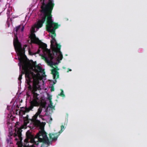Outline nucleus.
Masks as SVG:
<instances>
[{
    "label": "nucleus",
    "instance_id": "f257e3e1",
    "mask_svg": "<svg viewBox=\"0 0 147 147\" xmlns=\"http://www.w3.org/2000/svg\"><path fill=\"white\" fill-rule=\"evenodd\" d=\"M41 5L40 8L41 10L40 12L43 14L42 16L41 17V19L38 20V21L34 25L35 28L38 29L41 28L45 23L46 19L47 20L48 17L49 15V9L50 8V6L44 3H41Z\"/></svg>",
    "mask_w": 147,
    "mask_h": 147
},
{
    "label": "nucleus",
    "instance_id": "f03ea898",
    "mask_svg": "<svg viewBox=\"0 0 147 147\" xmlns=\"http://www.w3.org/2000/svg\"><path fill=\"white\" fill-rule=\"evenodd\" d=\"M32 77H30L28 74H26V83L27 84L28 86V90L31 91L33 88V83L35 82V84H36V86L38 87V84L39 83V78H38L37 74H34Z\"/></svg>",
    "mask_w": 147,
    "mask_h": 147
},
{
    "label": "nucleus",
    "instance_id": "7ed1b4c3",
    "mask_svg": "<svg viewBox=\"0 0 147 147\" xmlns=\"http://www.w3.org/2000/svg\"><path fill=\"white\" fill-rule=\"evenodd\" d=\"M24 126L22 125L20 127L18 128L16 127L15 130V132L14 133H12L11 132L10 133V136L13 135L15 138V140L16 141H19L21 142L22 140V129L24 128ZM11 138H9V139H7V142L8 144H12L11 141Z\"/></svg>",
    "mask_w": 147,
    "mask_h": 147
},
{
    "label": "nucleus",
    "instance_id": "20e7f679",
    "mask_svg": "<svg viewBox=\"0 0 147 147\" xmlns=\"http://www.w3.org/2000/svg\"><path fill=\"white\" fill-rule=\"evenodd\" d=\"M27 47V45H24L23 48H22V45H21V47H16V50H17L18 51V54L20 57V58H18V59L20 61V63L18 64V65L20 66V68L21 67V64H24V65H31V64L30 63H28L25 61L24 59V57H26V56L25 55V48Z\"/></svg>",
    "mask_w": 147,
    "mask_h": 147
},
{
    "label": "nucleus",
    "instance_id": "39448f33",
    "mask_svg": "<svg viewBox=\"0 0 147 147\" xmlns=\"http://www.w3.org/2000/svg\"><path fill=\"white\" fill-rule=\"evenodd\" d=\"M42 110V108L40 106L38 109L37 112L33 117L32 119V121L35 126L36 127H39L41 128H43L44 127L45 123H41L40 121L37 120L36 119L38 115H39V117L40 118L43 117L42 115H40L41 113Z\"/></svg>",
    "mask_w": 147,
    "mask_h": 147
},
{
    "label": "nucleus",
    "instance_id": "423d86ee",
    "mask_svg": "<svg viewBox=\"0 0 147 147\" xmlns=\"http://www.w3.org/2000/svg\"><path fill=\"white\" fill-rule=\"evenodd\" d=\"M30 39L31 42L32 43L38 45L39 49L41 48L42 49L44 52H46L49 50L47 48V45L43 43L40 40H39L38 38L36 37L34 34H33L32 35Z\"/></svg>",
    "mask_w": 147,
    "mask_h": 147
},
{
    "label": "nucleus",
    "instance_id": "0eeeda50",
    "mask_svg": "<svg viewBox=\"0 0 147 147\" xmlns=\"http://www.w3.org/2000/svg\"><path fill=\"white\" fill-rule=\"evenodd\" d=\"M26 138L24 140L26 142H30L38 146V145L39 140L36 135L35 137L32 134L30 131L28 130L26 133Z\"/></svg>",
    "mask_w": 147,
    "mask_h": 147
},
{
    "label": "nucleus",
    "instance_id": "6e6552de",
    "mask_svg": "<svg viewBox=\"0 0 147 147\" xmlns=\"http://www.w3.org/2000/svg\"><path fill=\"white\" fill-rule=\"evenodd\" d=\"M22 67V70L21 71V74L19 75L18 78V80L21 81L22 79V76L24 74H25V77H26V74L27 73L30 76V77H32L33 74H34L33 72L31 71L30 69V66L31 65H24L21 64V66Z\"/></svg>",
    "mask_w": 147,
    "mask_h": 147
},
{
    "label": "nucleus",
    "instance_id": "1a4fd4ad",
    "mask_svg": "<svg viewBox=\"0 0 147 147\" xmlns=\"http://www.w3.org/2000/svg\"><path fill=\"white\" fill-rule=\"evenodd\" d=\"M54 4H52L50 6V8L49 9V15L48 17L47 20L46 21V24H48L49 22L51 23L52 22V27L54 29L56 30L59 27V25L57 23H55L52 20V15L51 14L52 11L53 9Z\"/></svg>",
    "mask_w": 147,
    "mask_h": 147
},
{
    "label": "nucleus",
    "instance_id": "9d476101",
    "mask_svg": "<svg viewBox=\"0 0 147 147\" xmlns=\"http://www.w3.org/2000/svg\"><path fill=\"white\" fill-rule=\"evenodd\" d=\"M40 128H41V127ZM41 128V130L39 131V132L36 135L37 137L39 140V142H48L49 139L47 136V133L44 129V127Z\"/></svg>",
    "mask_w": 147,
    "mask_h": 147
},
{
    "label": "nucleus",
    "instance_id": "9b49d317",
    "mask_svg": "<svg viewBox=\"0 0 147 147\" xmlns=\"http://www.w3.org/2000/svg\"><path fill=\"white\" fill-rule=\"evenodd\" d=\"M32 66L34 68V71L38 73V74H36L38 76V75H40V74L39 73V72L42 73L44 74H45V72L44 70H43L42 67L40 66L37 65L36 62H34L32 60Z\"/></svg>",
    "mask_w": 147,
    "mask_h": 147
},
{
    "label": "nucleus",
    "instance_id": "f8f14e48",
    "mask_svg": "<svg viewBox=\"0 0 147 147\" xmlns=\"http://www.w3.org/2000/svg\"><path fill=\"white\" fill-rule=\"evenodd\" d=\"M51 23L49 22L48 24H46L47 30L49 32H50L51 34V37L52 39L55 40V37L56 36L55 33V30L54 28L51 29L52 27V22Z\"/></svg>",
    "mask_w": 147,
    "mask_h": 147
},
{
    "label": "nucleus",
    "instance_id": "ddd939ff",
    "mask_svg": "<svg viewBox=\"0 0 147 147\" xmlns=\"http://www.w3.org/2000/svg\"><path fill=\"white\" fill-rule=\"evenodd\" d=\"M59 70V69L57 67H56L55 68H54L51 70V74L53 75V78L55 79V81L56 82V79L59 77V73L57 70Z\"/></svg>",
    "mask_w": 147,
    "mask_h": 147
},
{
    "label": "nucleus",
    "instance_id": "4468645a",
    "mask_svg": "<svg viewBox=\"0 0 147 147\" xmlns=\"http://www.w3.org/2000/svg\"><path fill=\"white\" fill-rule=\"evenodd\" d=\"M39 87H37L36 86V84H35L34 82L33 83V88L32 90V93L33 94V97L34 98H36L39 99V98L38 97V96L39 94L36 93L35 92L37 90H39Z\"/></svg>",
    "mask_w": 147,
    "mask_h": 147
},
{
    "label": "nucleus",
    "instance_id": "2eb2a0df",
    "mask_svg": "<svg viewBox=\"0 0 147 147\" xmlns=\"http://www.w3.org/2000/svg\"><path fill=\"white\" fill-rule=\"evenodd\" d=\"M13 43L15 49H16V47H21V44L19 42L17 36L16 35L15 38H14Z\"/></svg>",
    "mask_w": 147,
    "mask_h": 147
},
{
    "label": "nucleus",
    "instance_id": "dca6fc26",
    "mask_svg": "<svg viewBox=\"0 0 147 147\" xmlns=\"http://www.w3.org/2000/svg\"><path fill=\"white\" fill-rule=\"evenodd\" d=\"M41 3H44L47 5H51L52 4H54L55 5L54 0H40Z\"/></svg>",
    "mask_w": 147,
    "mask_h": 147
},
{
    "label": "nucleus",
    "instance_id": "f3484780",
    "mask_svg": "<svg viewBox=\"0 0 147 147\" xmlns=\"http://www.w3.org/2000/svg\"><path fill=\"white\" fill-rule=\"evenodd\" d=\"M57 133H53L49 134V138L52 140L56 141L58 138Z\"/></svg>",
    "mask_w": 147,
    "mask_h": 147
},
{
    "label": "nucleus",
    "instance_id": "a211bd4d",
    "mask_svg": "<svg viewBox=\"0 0 147 147\" xmlns=\"http://www.w3.org/2000/svg\"><path fill=\"white\" fill-rule=\"evenodd\" d=\"M38 99H37L33 98L30 102V105L32 106L33 107L34 106H38L39 105V103L38 101Z\"/></svg>",
    "mask_w": 147,
    "mask_h": 147
},
{
    "label": "nucleus",
    "instance_id": "6ab92c4d",
    "mask_svg": "<svg viewBox=\"0 0 147 147\" xmlns=\"http://www.w3.org/2000/svg\"><path fill=\"white\" fill-rule=\"evenodd\" d=\"M42 142V143L41 145V147H47L50 144V142L49 140H48V142Z\"/></svg>",
    "mask_w": 147,
    "mask_h": 147
},
{
    "label": "nucleus",
    "instance_id": "aec40b11",
    "mask_svg": "<svg viewBox=\"0 0 147 147\" xmlns=\"http://www.w3.org/2000/svg\"><path fill=\"white\" fill-rule=\"evenodd\" d=\"M46 52L48 54L49 57L50 58L51 60H52L54 57L53 55V54L51 53L50 50H49Z\"/></svg>",
    "mask_w": 147,
    "mask_h": 147
},
{
    "label": "nucleus",
    "instance_id": "412c9836",
    "mask_svg": "<svg viewBox=\"0 0 147 147\" xmlns=\"http://www.w3.org/2000/svg\"><path fill=\"white\" fill-rule=\"evenodd\" d=\"M52 53L54 56H55L56 57H57V53H58V51L56 48H54L53 49Z\"/></svg>",
    "mask_w": 147,
    "mask_h": 147
},
{
    "label": "nucleus",
    "instance_id": "4be33fe9",
    "mask_svg": "<svg viewBox=\"0 0 147 147\" xmlns=\"http://www.w3.org/2000/svg\"><path fill=\"white\" fill-rule=\"evenodd\" d=\"M33 108V107L31 105L28 108H25V111L24 112V114L26 113L29 112L30 110H32Z\"/></svg>",
    "mask_w": 147,
    "mask_h": 147
},
{
    "label": "nucleus",
    "instance_id": "5701e85b",
    "mask_svg": "<svg viewBox=\"0 0 147 147\" xmlns=\"http://www.w3.org/2000/svg\"><path fill=\"white\" fill-rule=\"evenodd\" d=\"M24 123L25 125H26L27 123H29V120L28 118V117L27 115L24 118Z\"/></svg>",
    "mask_w": 147,
    "mask_h": 147
},
{
    "label": "nucleus",
    "instance_id": "b1692460",
    "mask_svg": "<svg viewBox=\"0 0 147 147\" xmlns=\"http://www.w3.org/2000/svg\"><path fill=\"white\" fill-rule=\"evenodd\" d=\"M21 110H20V113H22V114L24 115V112L25 111V108H24V107H21Z\"/></svg>",
    "mask_w": 147,
    "mask_h": 147
},
{
    "label": "nucleus",
    "instance_id": "393cba45",
    "mask_svg": "<svg viewBox=\"0 0 147 147\" xmlns=\"http://www.w3.org/2000/svg\"><path fill=\"white\" fill-rule=\"evenodd\" d=\"M58 53L59 54V55L58 56V60H61L63 58V55L61 54V53Z\"/></svg>",
    "mask_w": 147,
    "mask_h": 147
},
{
    "label": "nucleus",
    "instance_id": "a878e982",
    "mask_svg": "<svg viewBox=\"0 0 147 147\" xmlns=\"http://www.w3.org/2000/svg\"><path fill=\"white\" fill-rule=\"evenodd\" d=\"M55 42H56V40L55 38V40L54 39H52L51 40V47H55L54 45V44L55 43Z\"/></svg>",
    "mask_w": 147,
    "mask_h": 147
},
{
    "label": "nucleus",
    "instance_id": "bb28decb",
    "mask_svg": "<svg viewBox=\"0 0 147 147\" xmlns=\"http://www.w3.org/2000/svg\"><path fill=\"white\" fill-rule=\"evenodd\" d=\"M61 46L60 45L57 44V48L56 49L58 51V53H61V51H60Z\"/></svg>",
    "mask_w": 147,
    "mask_h": 147
},
{
    "label": "nucleus",
    "instance_id": "cd10ccee",
    "mask_svg": "<svg viewBox=\"0 0 147 147\" xmlns=\"http://www.w3.org/2000/svg\"><path fill=\"white\" fill-rule=\"evenodd\" d=\"M20 25L16 27V28H14L13 30L14 31H15L16 32L18 31V30L20 29Z\"/></svg>",
    "mask_w": 147,
    "mask_h": 147
},
{
    "label": "nucleus",
    "instance_id": "c85d7f7f",
    "mask_svg": "<svg viewBox=\"0 0 147 147\" xmlns=\"http://www.w3.org/2000/svg\"><path fill=\"white\" fill-rule=\"evenodd\" d=\"M47 63L49 65H50L51 66L53 65V62L52 60L49 61V59H48V60L47 61Z\"/></svg>",
    "mask_w": 147,
    "mask_h": 147
},
{
    "label": "nucleus",
    "instance_id": "c756f323",
    "mask_svg": "<svg viewBox=\"0 0 147 147\" xmlns=\"http://www.w3.org/2000/svg\"><path fill=\"white\" fill-rule=\"evenodd\" d=\"M61 92L60 94H58V95L63 97H65V95L64 94L63 91V90L62 89H61Z\"/></svg>",
    "mask_w": 147,
    "mask_h": 147
},
{
    "label": "nucleus",
    "instance_id": "7c9ffc66",
    "mask_svg": "<svg viewBox=\"0 0 147 147\" xmlns=\"http://www.w3.org/2000/svg\"><path fill=\"white\" fill-rule=\"evenodd\" d=\"M42 59H44L46 62L48 60V59L47 58V57L45 55H42Z\"/></svg>",
    "mask_w": 147,
    "mask_h": 147
},
{
    "label": "nucleus",
    "instance_id": "2f4dec72",
    "mask_svg": "<svg viewBox=\"0 0 147 147\" xmlns=\"http://www.w3.org/2000/svg\"><path fill=\"white\" fill-rule=\"evenodd\" d=\"M65 129V127L63 125H62L61 126V130L59 131V133H61Z\"/></svg>",
    "mask_w": 147,
    "mask_h": 147
},
{
    "label": "nucleus",
    "instance_id": "473e14b6",
    "mask_svg": "<svg viewBox=\"0 0 147 147\" xmlns=\"http://www.w3.org/2000/svg\"><path fill=\"white\" fill-rule=\"evenodd\" d=\"M52 96L49 94L48 95V99L49 100V101H51Z\"/></svg>",
    "mask_w": 147,
    "mask_h": 147
},
{
    "label": "nucleus",
    "instance_id": "72a5a7b5",
    "mask_svg": "<svg viewBox=\"0 0 147 147\" xmlns=\"http://www.w3.org/2000/svg\"><path fill=\"white\" fill-rule=\"evenodd\" d=\"M28 52H29V53L30 55H34L35 54H33L32 53V52L30 51V49H29V51H28Z\"/></svg>",
    "mask_w": 147,
    "mask_h": 147
},
{
    "label": "nucleus",
    "instance_id": "f704fd0d",
    "mask_svg": "<svg viewBox=\"0 0 147 147\" xmlns=\"http://www.w3.org/2000/svg\"><path fill=\"white\" fill-rule=\"evenodd\" d=\"M51 92L53 91L54 90V88L53 86H52L51 87Z\"/></svg>",
    "mask_w": 147,
    "mask_h": 147
},
{
    "label": "nucleus",
    "instance_id": "c9c22d12",
    "mask_svg": "<svg viewBox=\"0 0 147 147\" xmlns=\"http://www.w3.org/2000/svg\"><path fill=\"white\" fill-rule=\"evenodd\" d=\"M49 102L50 103V107H51V106H53V103L52 102V101H49Z\"/></svg>",
    "mask_w": 147,
    "mask_h": 147
},
{
    "label": "nucleus",
    "instance_id": "e433bc0d",
    "mask_svg": "<svg viewBox=\"0 0 147 147\" xmlns=\"http://www.w3.org/2000/svg\"><path fill=\"white\" fill-rule=\"evenodd\" d=\"M40 50L39 49L38 50V51H37V52L36 53H35V54H36V53L37 54H39L40 53Z\"/></svg>",
    "mask_w": 147,
    "mask_h": 147
},
{
    "label": "nucleus",
    "instance_id": "4c0bfd02",
    "mask_svg": "<svg viewBox=\"0 0 147 147\" xmlns=\"http://www.w3.org/2000/svg\"><path fill=\"white\" fill-rule=\"evenodd\" d=\"M24 26H22V28L21 29V31H23L24 30Z\"/></svg>",
    "mask_w": 147,
    "mask_h": 147
},
{
    "label": "nucleus",
    "instance_id": "58836bf2",
    "mask_svg": "<svg viewBox=\"0 0 147 147\" xmlns=\"http://www.w3.org/2000/svg\"><path fill=\"white\" fill-rule=\"evenodd\" d=\"M71 71V69H68V70L67 71V72H69V71Z\"/></svg>",
    "mask_w": 147,
    "mask_h": 147
},
{
    "label": "nucleus",
    "instance_id": "ea45409f",
    "mask_svg": "<svg viewBox=\"0 0 147 147\" xmlns=\"http://www.w3.org/2000/svg\"><path fill=\"white\" fill-rule=\"evenodd\" d=\"M55 81V82H53V85L55 84L56 83V82H57V81H56V82Z\"/></svg>",
    "mask_w": 147,
    "mask_h": 147
},
{
    "label": "nucleus",
    "instance_id": "a19ab883",
    "mask_svg": "<svg viewBox=\"0 0 147 147\" xmlns=\"http://www.w3.org/2000/svg\"><path fill=\"white\" fill-rule=\"evenodd\" d=\"M16 107H17V108H19V107L18 105H16Z\"/></svg>",
    "mask_w": 147,
    "mask_h": 147
}]
</instances>
